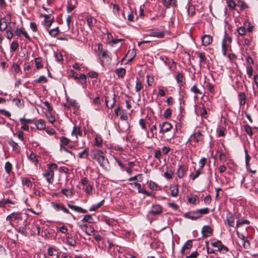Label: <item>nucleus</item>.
<instances>
[{
  "mask_svg": "<svg viewBox=\"0 0 258 258\" xmlns=\"http://www.w3.org/2000/svg\"><path fill=\"white\" fill-rule=\"evenodd\" d=\"M245 164L246 168H247L249 166V161L251 158L250 156L248 154L247 151L246 150H245Z\"/></svg>",
  "mask_w": 258,
  "mask_h": 258,
  "instance_id": "nucleus-58",
  "label": "nucleus"
},
{
  "mask_svg": "<svg viewBox=\"0 0 258 258\" xmlns=\"http://www.w3.org/2000/svg\"><path fill=\"white\" fill-rule=\"evenodd\" d=\"M190 140H191V141H193L196 143L203 142V135L200 131L198 132H195L191 135L190 137Z\"/></svg>",
  "mask_w": 258,
  "mask_h": 258,
  "instance_id": "nucleus-4",
  "label": "nucleus"
},
{
  "mask_svg": "<svg viewBox=\"0 0 258 258\" xmlns=\"http://www.w3.org/2000/svg\"><path fill=\"white\" fill-rule=\"evenodd\" d=\"M239 104L240 106L244 105L246 101V96L244 93L240 92L238 96Z\"/></svg>",
  "mask_w": 258,
  "mask_h": 258,
  "instance_id": "nucleus-22",
  "label": "nucleus"
},
{
  "mask_svg": "<svg viewBox=\"0 0 258 258\" xmlns=\"http://www.w3.org/2000/svg\"><path fill=\"white\" fill-rule=\"evenodd\" d=\"M244 129L246 134H247L249 136L251 137L253 135V133L252 131V128L248 124H245L244 125Z\"/></svg>",
  "mask_w": 258,
  "mask_h": 258,
  "instance_id": "nucleus-32",
  "label": "nucleus"
},
{
  "mask_svg": "<svg viewBox=\"0 0 258 258\" xmlns=\"http://www.w3.org/2000/svg\"><path fill=\"white\" fill-rule=\"evenodd\" d=\"M125 70L123 68H120L117 69L115 71V73L118 76V78H122L125 75Z\"/></svg>",
  "mask_w": 258,
  "mask_h": 258,
  "instance_id": "nucleus-24",
  "label": "nucleus"
},
{
  "mask_svg": "<svg viewBox=\"0 0 258 258\" xmlns=\"http://www.w3.org/2000/svg\"><path fill=\"white\" fill-rule=\"evenodd\" d=\"M237 6L240 7V10L243 11V10L246 9L247 8V5L245 4V3L241 1H238L237 2Z\"/></svg>",
  "mask_w": 258,
  "mask_h": 258,
  "instance_id": "nucleus-46",
  "label": "nucleus"
},
{
  "mask_svg": "<svg viewBox=\"0 0 258 258\" xmlns=\"http://www.w3.org/2000/svg\"><path fill=\"white\" fill-rule=\"evenodd\" d=\"M51 205L53 209L56 211H62L64 213L71 214L69 210L67 209L61 203L51 202Z\"/></svg>",
  "mask_w": 258,
  "mask_h": 258,
  "instance_id": "nucleus-3",
  "label": "nucleus"
},
{
  "mask_svg": "<svg viewBox=\"0 0 258 258\" xmlns=\"http://www.w3.org/2000/svg\"><path fill=\"white\" fill-rule=\"evenodd\" d=\"M23 184L24 185L28 187H30L32 186L31 181L27 178H25L22 180Z\"/></svg>",
  "mask_w": 258,
  "mask_h": 258,
  "instance_id": "nucleus-53",
  "label": "nucleus"
},
{
  "mask_svg": "<svg viewBox=\"0 0 258 258\" xmlns=\"http://www.w3.org/2000/svg\"><path fill=\"white\" fill-rule=\"evenodd\" d=\"M157 127L156 125H152L150 128V132L152 133V136H150L148 132H147V137L150 139H152L154 137V135L156 134Z\"/></svg>",
  "mask_w": 258,
  "mask_h": 258,
  "instance_id": "nucleus-23",
  "label": "nucleus"
},
{
  "mask_svg": "<svg viewBox=\"0 0 258 258\" xmlns=\"http://www.w3.org/2000/svg\"><path fill=\"white\" fill-rule=\"evenodd\" d=\"M112 6L113 12L115 15H117L119 13V7L116 4H112Z\"/></svg>",
  "mask_w": 258,
  "mask_h": 258,
  "instance_id": "nucleus-62",
  "label": "nucleus"
},
{
  "mask_svg": "<svg viewBox=\"0 0 258 258\" xmlns=\"http://www.w3.org/2000/svg\"><path fill=\"white\" fill-rule=\"evenodd\" d=\"M68 206L69 208H70L72 210H74L76 212H77L78 213H87V212H88L87 210H86L85 209H84L82 208H81L80 207H79V206H77L73 205H71L70 204H68Z\"/></svg>",
  "mask_w": 258,
  "mask_h": 258,
  "instance_id": "nucleus-16",
  "label": "nucleus"
},
{
  "mask_svg": "<svg viewBox=\"0 0 258 258\" xmlns=\"http://www.w3.org/2000/svg\"><path fill=\"white\" fill-rule=\"evenodd\" d=\"M207 111L206 110V107L203 106L200 112V115L202 118H207Z\"/></svg>",
  "mask_w": 258,
  "mask_h": 258,
  "instance_id": "nucleus-47",
  "label": "nucleus"
},
{
  "mask_svg": "<svg viewBox=\"0 0 258 258\" xmlns=\"http://www.w3.org/2000/svg\"><path fill=\"white\" fill-rule=\"evenodd\" d=\"M97 162L99 165L105 170H108L109 167V161L107 158H105V156H103L101 158L98 160Z\"/></svg>",
  "mask_w": 258,
  "mask_h": 258,
  "instance_id": "nucleus-8",
  "label": "nucleus"
},
{
  "mask_svg": "<svg viewBox=\"0 0 258 258\" xmlns=\"http://www.w3.org/2000/svg\"><path fill=\"white\" fill-rule=\"evenodd\" d=\"M211 244L213 247L217 248V251L222 253L225 254L228 251V247L223 245L220 240L212 242Z\"/></svg>",
  "mask_w": 258,
  "mask_h": 258,
  "instance_id": "nucleus-2",
  "label": "nucleus"
},
{
  "mask_svg": "<svg viewBox=\"0 0 258 258\" xmlns=\"http://www.w3.org/2000/svg\"><path fill=\"white\" fill-rule=\"evenodd\" d=\"M82 221L84 222H88L89 223H92L94 222V220L91 215H86L84 217V218L82 220Z\"/></svg>",
  "mask_w": 258,
  "mask_h": 258,
  "instance_id": "nucleus-29",
  "label": "nucleus"
},
{
  "mask_svg": "<svg viewBox=\"0 0 258 258\" xmlns=\"http://www.w3.org/2000/svg\"><path fill=\"white\" fill-rule=\"evenodd\" d=\"M59 32L58 27H56L53 29H50L49 32V34L53 37H55Z\"/></svg>",
  "mask_w": 258,
  "mask_h": 258,
  "instance_id": "nucleus-49",
  "label": "nucleus"
},
{
  "mask_svg": "<svg viewBox=\"0 0 258 258\" xmlns=\"http://www.w3.org/2000/svg\"><path fill=\"white\" fill-rule=\"evenodd\" d=\"M9 145L13 148V150L16 152H19L20 147L18 144L13 141H11L9 142Z\"/></svg>",
  "mask_w": 258,
  "mask_h": 258,
  "instance_id": "nucleus-30",
  "label": "nucleus"
},
{
  "mask_svg": "<svg viewBox=\"0 0 258 258\" xmlns=\"http://www.w3.org/2000/svg\"><path fill=\"white\" fill-rule=\"evenodd\" d=\"M199 57L200 58L199 62H200V64H202V63L205 64L206 63L207 58L205 56V53L204 52L199 53Z\"/></svg>",
  "mask_w": 258,
  "mask_h": 258,
  "instance_id": "nucleus-31",
  "label": "nucleus"
},
{
  "mask_svg": "<svg viewBox=\"0 0 258 258\" xmlns=\"http://www.w3.org/2000/svg\"><path fill=\"white\" fill-rule=\"evenodd\" d=\"M89 156L88 149L86 148L83 151L78 153L80 158H87Z\"/></svg>",
  "mask_w": 258,
  "mask_h": 258,
  "instance_id": "nucleus-26",
  "label": "nucleus"
},
{
  "mask_svg": "<svg viewBox=\"0 0 258 258\" xmlns=\"http://www.w3.org/2000/svg\"><path fill=\"white\" fill-rule=\"evenodd\" d=\"M18 47H19V44H18V42L13 41L11 44V46H10L11 51L12 52L15 51L17 49Z\"/></svg>",
  "mask_w": 258,
  "mask_h": 258,
  "instance_id": "nucleus-40",
  "label": "nucleus"
},
{
  "mask_svg": "<svg viewBox=\"0 0 258 258\" xmlns=\"http://www.w3.org/2000/svg\"><path fill=\"white\" fill-rule=\"evenodd\" d=\"M195 173H191L189 176V177L192 179V180H195L197 178H198L200 174H201L203 173V170L198 169V170H196V168L194 167Z\"/></svg>",
  "mask_w": 258,
  "mask_h": 258,
  "instance_id": "nucleus-21",
  "label": "nucleus"
},
{
  "mask_svg": "<svg viewBox=\"0 0 258 258\" xmlns=\"http://www.w3.org/2000/svg\"><path fill=\"white\" fill-rule=\"evenodd\" d=\"M13 102L19 107H23L24 106L23 102H22L21 100L20 99L14 98L13 99Z\"/></svg>",
  "mask_w": 258,
  "mask_h": 258,
  "instance_id": "nucleus-51",
  "label": "nucleus"
},
{
  "mask_svg": "<svg viewBox=\"0 0 258 258\" xmlns=\"http://www.w3.org/2000/svg\"><path fill=\"white\" fill-rule=\"evenodd\" d=\"M191 92H193L194 94L199 95L202 94V93L201 91L198 88L197 86L196 85H194L190 89Z\"/></svg>",
  "mask_w": 258,
  "mask_h": 258,
  "instance_id": "nucleus-50",
  "label": "nucleus"
},
{
  "mask_svg": "<svg viewBox=\"0 0 258 258\" xmlns=\"http://www.w3.org/2000/svg\"><path fill=\"white\" fill-rule=\"evenodd\" d=\"M24 30L25 29L23 27L21 28H17L15 31V34L16 36L19 37L21 34H23Z\"/></svg>",
  "mask_w": 258,
  "mask_h": 258,
  "instance_id": "nucleus-59",
  "label": "nucleus"
},
{
  "mask_svg": "<svg viewBox=\"0 0 258 258\" xmlns=\"http://www.w3.org/2000/svg\"><path fill=\"white\" fill-rule=\"evenodd\" d=\"M53 18H51L50 16V19H46L44 20V24L46 27H50L52 24V22L53 21Z\"/></svg>",
  "mask_w": 258,
  "mask_h": 258,
  "instance_id": "nucleus-57",
  "label": "nucleus"
},
{
  "mask_svg": "<svg viewBox=\"0 0 258 258\" xmlns=\"http://www.w3.org/2000/svg\"><path fill=\"white\" fill-rule=\"evenodd\" d=\"M37 128L39 130H42L45 127V121L42 119H38L34 123Z\"/></svg>",
  "mask_w": 258,
  "mask_h": 258,
  "instance_id": "nucleus-20",
  "label": "nucleus"
},
{
  "mask_svg": "<svg viewBox=\"0 0 258 258\" xmlns=\"http://www.w3.org/2000/svg\"><path fill=\"white\" fill-rule=\"evenodd\" d=\"M188 171V166L186 165H179L177 170V175L179 178H182Z\"/></svg>",
  "mask_w": 258,
  "mask_h": 258,
  "instance_id": "nucleus-5",
  "label": "nucleus"
},
{
  "mask_svg": "<svg viewBox=\"0 0 258 258\" xmlns=\"http://www.w3.org/2000/svg\"><path fill=\"white\" fill-rule=\"evenodd\" d=\"M226 221L227 224L230 227H233L234 225V217L233 214L229 212L226 215Z\"/></svg>",
  "mask_w": 258,
  "mask_h": 258,
  "instance_id": "nucleus-15",
  "label": "nucleus"
},
{
  "mask_svg": "<svg viewBox=\"0 0 258 258\" xmlns=\"http://www.w3.org/2000/svg\"><path fill=\"white\" fill-rule=\"evenodd\" d=\"M143 88V85L141 82L139 81L137 78L135 86V90L136 92H139Z\"/></svg>",
  "mask_w": 258,
  "mask_h": 258,
  "instance_id": "nucleus-48",
  "label": "nucleus"
},
{
  "mask_svg": "<svg viewBox=\"0 0 258 258\" xmlns=\"http://www.w3.org/2000/svg\"><path fill=\"white\" fill-rule=\"evenodd\" d=\"M199 255L198 251H195L190 254L186 256V258H197Z\"/></svg>",
  "mask_w": 258,
  "mask_h": 258,
  "instance_id": "nucleus-64",
  "label": "nucleus"
},
{
  "mask_svg": "<svg viewBox=\"0 0 258 258\" xmlns=\"http://www.w3.org/2000/svg\"><path fill=\"white\" fill-rule=\"evenodd\" d=\"M8 27V25L6 18L2 17L0 18V31H4Z\"/></svg>",
  "mask_w": 258,
  "mask_h": 258,
  "instance_id": "nucleus-17",
  "label": "nucleus"
},
{
  "mask_svg": "<svg viewBox=\"0 0 258 258\" xmlns=\"http://www.w3.org/2000/svg\"><path fill=\"white\" fill-rule=\"evenodd\" d=\"M237 32L238 33V34L240 35H244L245 34V32H246V31H245V29L244 27H238L237 28Z\"/></svg>",
  "mask_w": 258,
  "mask_h": 258,
  "instance_id": "nucleus-61",
  "label": "nucleus"
},
{
  "mask_svg": "<svg viewBox=\"0 0 258 258\" xmlns=\"http://www.w3.org/2000/svg\"><path fill=\"white\" fill-rule=\"evenodd\" d=\"M92 152H93V154H91L92 158L93 159L96 160V161L104 156L103 152L99 149L95 150Z\"/></svg>",
  "mask_w": 258,
  "mask_h": 258,
  "instance_id": "nucleus-12",
  "label": "nucleus"
},
{
  "mask_svg": "<svg viewBox=\"0 0 258 258\" xmlns=\"http://www.w3.org/2000/svg\"><path fill=\"white\" fill-rule=\"evenodd\" d=\"M72 135H75L76 137H77L78 135L81 136L82 135V132L79 127H78L76 125L74 126L73 130L72 132Z\"/></svg>",
  "mask_w": 258,
  "mask_h": 258,
  "instance_id": "nucleus-28",
  "label": "nucleus"
},
{
  "mask_svg": "<svg viewBox=\"0 0 258 258\" xmlns=\"http://www.w3.org/2000/svg\"><path fill=\"white\" fill-rule=\"evenodd\" d=\"M29 159L32 162L36 164L38 162L37 157L36 154L33 153H31L28 156Z\"/></svg>",
  "mask_w": 258,
  "mask_h": 258,
  "instance_id": "nucleus-39",
  "label": "nucleus"
},
{
  "mask_svg": "<svg viewBox=\"0 0 258 258\" xmlns=\"http://www.w3.org/2000/svg\"><path fill=\"white\" fill-rule=\"evenodd\" d=\"M200 216V217L202 216V215L203 214H207L209 213V209L208 208H202V209H199L197 210Z\"/></svg>",
  "mask_w": 258,
  "mask_h": 258,
  "instance_id": "nucleus-44",
  "label": "nucleus"
},
{
  "mask_svg": "<svg viewBox=\"0 0 258 258\" xmlns=\"http://www.w3.org/2000/svg\"><path fill=\"white\" fill-rule=\"evenodd\" d=\"M173 173L172 170H168L167 169L166 171L164 173V176L168 179H171L173 177Z\"/></svg>",
  "mask_w": 258,
  "mask_h": 258,
  "instance_id": "nucleus-45",
  "label": "nucleus"
},
{
  "mask_svg": "<svg viewBox=\"0 0 258 258\" xmlns=\"http://www.w3.org/2000/svg\"><path fill=\"white\" fill-rule=\"evenodd\" d=\"M108 99H109L108 97H105V101L106 105L107 106V107L108 108H110L112 109L113 107V106H114V105L115 104V103H116L115 96L114 95V96L112 98V103H111L110 106H109V105H108V103L109 102V100Z\"/></svg>",
  "mask_w": 258,
  "mask_h": 258,
  "instance_id": "nucleus-25",
  "label": "nucleus"
},
{
  "mask_svg": "<svg viewBox=\"0 0 258 258\" xmlns=\"http://www.w3.org/2000/svg\"><path fill=\"white\" fill-rule=\"evenodd\" d=\"M6 36L8 39H12L14 36V34L13 33L12 30H7Z\"/></svg>",
  "mask_w": 258,
  "mask_h": 258,
  "instance_id": "nucleus-63",
  "label": "nucleus"
},
{
  "mask_svg": "<svg viewBox=\"0 0 258 258\" xmlns=\"http://www.w3.org/2000/svg\"><path fill=\"white\" fill-rule=\"evenodd\" d=\"M212 37L209 35H204L202 37V44L204 46H208L212 42Z\"/></svg>",
  "mask_w": 258,
  "mask_h": 258,
  "instance_id": "nucleus-14",
  "label": "nucleus"
},
{
  "mask_svg": "<svg viewBox=\"0 0 258 258\" xmlns=\"http://www.w3.org/2000/svg\"><path fill=\"white\" fill-rule=\"evenodd\" d=\"M226 3L229 9L234 10L235 9L237 4L233 0H226Z\"/></svg>",
  "mask_w": 258,
  "mask_h": 258,
  "instance_id": "nucleus-27",
  "label": "nucleus"
},
{
  "mask_svg": "<svg viewBox=\"0 0 258 258\" xmlns=\"http://www.w3.org/2000/svg\"><path fill=\"white\" fill-rule=\"evenodd\" d=\"M197 200H198V197L196 196H192L190 197H188V202L190 204L196 205Z\"/></svg>",
  "mask_w": 258,
  "mask_h": 258,
  "instance_id": "nucleus-54",
  "label": "nucleus"
},
{
  "mask_svg": "<svg viewBox=\"0 0 258 258\" xmlns=\"http://www.w3.org/2000/svg\"><path fill=\"white\" fill-rule=\"evenodd\" d=\"M149 187L151 189L156 190L157 189L158 185L155 182L150 181L149 182Z\"/></svg>",
  "mask_w": 258,
  "mask_h": 258,
  "instance_id": "nucleus-56",
  "label": "nucleus"
},
{
  "mask_svg": "<svg viewBox=\"0 0 258 258\" xmlns=\"http://www.w3.org/2000/svg\"><path fill=\"white\" fill-rule=\"evenodd\" d=\"M207 162V159L205 157H203L201 158L199 161V164L200 165V167L199 169L203 170V167L205 165L206 163Z\"/></svg>",
  "mask_w": 258,
  "mask_h": 258,
  "instance_id": "nucleus-52",
  "label": "nucleus"
},
{
  "mask_svg": "<svg viewBox=\"0 0 258 258\" xmlns=\"http://www.w3.org/2000/svg\"><path fill=\"white\" fill-rule=\"evenodd\" d=\"M163 4L164 6L166 7H169L171 4H175L176 3V0H162Z\"/></svg>",
  "mask_w": 258,
  "mask_h": 258,
  "instance_id": "nucleus-38",
  "label": "nucleus"
},
{
  "mask_svg": "<svg viewBox=\"0 0 258 258\" xmlns=\"http://www.w3.org/2000/svg\"><path fill=\"white\" fill-rule=\"evenodd\" d=\"M47 81V79L45 77L41 76L36 80V82L37 83H46Z\"/></svg>",
  "mask_w": 258,
  "mask_h": 258,
  "instance_id": "nucleus-60",
  "label": "nucleus"
},
{
  "mask_svg": "<svg viewBox=\"0 0 258 258\" xmlns=\"http://www.w3.org/2000/svg\"><path fill=\"white\" fill-rule=\"evenodd\" d=\"M184 217L192 220H196L200 218V216L197 210L186 213L184 214Z\"/></svg>",
  "mask_w": 258,
  "mask_h": 258,
  "instance_id": "nucleus-9",
  "label": "nucleus"
},
{
  "mask_svg": "<svg viewBox=\"0 0 258 258\" xmlns=\"http://www.w3.org/2000/svg\"><path fill=\"white\" fill-rule=\"evenodd\" d=\"M104 200L101 201L98 204L93 205L89 209L90 211H96L97 209H98L103 203Z\"/></svg>",
  "mask_w": 258,
  "mask_h": 258,
  "instance_id": "nucleus-35",
  "label": "nucleus"
},
{
  "mask_svg": "<svg viewBox=\"0 0 258 258\" xmlns=\"http://www.w3.org/2000/svg\"><path fill=\"white\" fill-rule=\"evenodd\" d=\"M171 195L176 197L178 194V186L177 184H173L170 186Z\"/></svg>",
  "mask_w": 258,
  "mask_h": 258,
  "instance_id": "nucleus-19",
  "label": "nucleus"
},
{
  "mask_svg": "<svg viewBox=\"0 0 258 258\" xmlns=\"http://www.w3.org/2000/svg\"><path fill=\"white\" fill-rule=\"evenodd\" d=\"M213 230L208 225L204 226L202 229V233L204 237L210 236L212 234Z\"/></svg>",
  "mask_w": 258,
  "mask_h": 258,
  "instance_id": "nucleus-11",
  "label": "nucleus"
},
{
  "mask_svg": "<svg viewBox=\"0 0 258 258\" xmlns=\"http://www.w3.org/2000/svg\"><path fill=\"white\" fill-rule=\"evenodd\" d=\"M61 192L66 197H71L73 195V192L70 188H63L61 190Z\"/></svg>",
  "mask_w": 258,
  "mask_h": 258,
  "instance_id": "nucleus-33",
  "label": "nucleus"
},
{
  "mask_svg": "<svg viewBox=\"0 0 258 258\" xmlns=\"http://www.w3.org/2000/svg\"><path fill=\"white\" fill-rule=\"evenodd\" d=\"M162 212V208L159 205H153L150 211V213L153 215H160Z\"/></svg>",
  "mask_w": 258,
  "mask_h": 258,
  "instance_id": "nucleus-10",
  "label": "nucleus"
},
{
  "mask_svg": "<svg viewBox=\"0 0 258 258\" xmlns=\"http://www.w3.org/2000/svg\"><path fill=\"white\" fill-rule=\"evenodd\" d=\"M165 35L164 31H160L157 30H152L150 31L149 36L157 38H163Z\"/></svg>",
  "mask_w": 258,
  "mask_h": 258,
  "instance_id": "nucleus-13",
  "label": "nucleus"
},
{
  "mask_svg": "<svg viewBox=\"0 0 258 258\" xmlns=\"http://www.w3.org/2000/svg\"><path fill=\"white\" fill-rule=\"evenodd\" d=\"M94 231L95 229L93 226L91 225H88L86 233L88 235H93L94 234Z\"/></svg>",
  "mask_w": 258,
  "mask_h": 258,
  "instance_id": "nucleus-55",
  "label": "nucleus"
},
{
  "mask_svg": "<svg viewBox=\"0 0 258 258\" xmlns=\"http://www.w3.org/2000/svg\"><path fill=\"white\" fill-rule=\"evenodd\" d=\"M5 169L6 172L10 174L12 169V165L10 162H7L5 165Z\"/></svg>",
  "mask_w": 258,
  "mask_h": 258,
  "instance_id": "nucleus-36",
  "label": "nucleus"
},
{
  "mask_svg": "<svg viewBox=\"0 0 258 258\" xmlns=\"http://www.w3.org/2000/svg\"><path fill=\"white\" fill-rule=\"evenodd\" d=\"M192 246V242L191 240H188L184 243L181 249L182 254H187L189 252V250Z\"/></svg>",
  "mask_w": 258,
  "mask_h": 258,
  "instance_id": "nucleus-7",
  "label": "nucleus"
},
{
  "mask_svg": "<svg viewBox=\"0 0 258 258\" xmlns=\"http://www.w3.org/2000/svg\"><path fill=\"white\" fill-rule=\"evenodd\" d=\"M249 223L250 222L247 220H238L236 222V227H240L244 224L248 225Z\"/></svg>",
  "mask_w": 258,
  "mask_h": 258,
  "instance_id": "nucleus-43",
  "label": "nucleus"
},
{
  "mask_svg": "<svg viewBox=\"0 0 258 258\" xmlns=\"http://www.w3.org/2000/svg\"><path fill=\"white\" fill-rule=\"evenodd\" d=\"M57 167L55 163H51L48 165V168L45 172L43 173L44 177L46 178L47 181L49 183H52L53 181L54 169H56Z\"/></svg>",
  "mask_w": 258,
  "mask_h": 258,
  "instance_id": "nucleus-1",
  "label": "nucleus"
},
{
  "mask_svg": "<svg viewBox=\"0 0 258 258\" xmlns=\"http://www.w3.org/2000/svg\"><path fill=\"white\" fill-rule=\"evenodd\" d=\"M160 133H165L171 130L172 127V125L168 122H164L162 124H159Z\"/></svg>",
  "mask_w": 258,
  "mask_h": 258,
  "instance_id": "nucleus-6",
  "label": "nucleus"
},
{
  "mask_svg": "<svg viewBox=\"0 0 258 258\" xmlns=\"http://www.w3.org/2000/svg\"><path fill=\"white\" fill-rule=\"evenodd\" d=\"M35 66L37 69L42 68L43 65L41 63V58L40 57H37L35 59Z\"/></svg>",
  "mask_w": 258,
  "mask_h": 258,
  "instance_id": "nucleus-42",
  "label": "nucleus"
},
{
  "mask_svg": "<svg viewBox=\"0 0 258 258\" xmlns=\"http://www.w3.org/2000/svg\"><path fill=\"white\" fill-rule=\"evenodd\" d=\"M102 144V140L99 136H96L95 138L94 145L100 147Z\"/></svg>",
  "mask_w": 258,
  "mask_h": 258,
  "instance_id": "nucleus-37",
  "label": "nucleus"
},
{
  "mask_svg": "<svg viewBox=\"0 0 258 258\" xmlns=\"http://www.w3.org/2000/svg\"><path fill=\"white\" fill-rule=\"evenodd\" d=\"M172 111L170 108L166 109L163 113V116L166 119H168L171 117Z\"/></svg>",
  "mask_w": 258,
  "mask_h": 258,
  "instance_id": "nucleus-41",
  "label": "nucleus"
},
{
  "mask_svg": "<svg viewBox=\"0 0 258 258\" xmlns=\"http://www.w3.org/2000/svg\"><path fill=\"white\" fill-rule=\"evenodd\" d=\"M76 238H77V236L74 237L70 235L67 236L66 237L67 243L70 246H75L77 243Z\"/></svg>",
  "mask_w": 258,
  "mask_h": 258,
  "instance_id": "nucleus-18",
  "label": "nucleus"
},
{
  "mask_svg": "<svg viewBox=\"0 0 258 258\" xmlns=\"http://www.w3.org/2000/svg\"><path fill=\"white\" fill-rule=\"evenodd\" d=\"M60 142H61L60 148H61V147H63L62 145H64V146L68 145L70 142V140L65 137H61L60 138Z\"/></svg>",
  "mask_w": 258,
  "mask_h": 258,
  "instance_id": "nucleus-34",
  "label": "nucleus"
}]
</instances>
